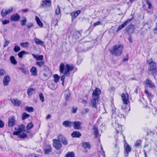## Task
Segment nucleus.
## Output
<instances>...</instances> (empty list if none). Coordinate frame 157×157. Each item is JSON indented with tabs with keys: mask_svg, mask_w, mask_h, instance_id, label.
I'll return each instance as SVG.
<instances>
[{
	"mask_svg": "<svg viewBox=\"0 0 157 157\" xmlns=\"http://www.w3.org/2000/svg\"><path fill=\"white\" fill-rule=\"evenodd\" d=\"M147 63L148 65V73L149 75L154 76L157 72V68L155 63L154 62L152 58L147 61Z\"/></svg>",
	"mask_w": 157,
	"mask_h": 157,
	"instance_id": "f257e3e1",
	"label": "nucleus"
},
{
	"mask_svg": "<svg viewBox=\"0 0 157 157\" xmlns=\"http://www.w3.org/2000/svg\"><path fill=\"white\" fill-rule=\"evenodd\" d=\"M123 49V47L121 45H116L109 50L111 54L115 56H121L122 53Z\"/></svg>",
	"mask_w": 157,
	"mask_h": 157,
	"instance_id": "f03ea898",
	"label": "nucleus"
},
{
	"mask_svg": "<svg viewBox=\"0 0 157 157\" xmlns=\"http://www.w3.org/2000/svg\"><path fill=\"white\" fill-rule=\"evenodd\" d=\"M74 69V66L73 64H67L65 66V71L64 72V75H69L70 71H72Z\"/></svg>",
	"mask_w": 157,
	"mask_h": 157,
	"instance_id": "7ed1b4c3",
	"label": "nucleus"
},
{
	"mask_svg": "<svg viewBox=\"0 0 157 157\" xmlns=\"http://www.w3.org/2000/svg\"><path fill=\"white\" fill-rule=\"evenodd\" d=\"M51 4V0H43L39 6V8H44L47 6H50Z\"/></svg>",
	"mask_w": 157,
	"mask_h": 157,
	"instance_id": "20e7f679",
	"label": "nucleus"
},
{
	"mask_svg": "<svg viewBox=\"0 0 157 157\" xmlns=\"http://www.w3.org/2000/svg\"><path fill=\"white\" fill-rule=\"evenodd\" d=\"M53 146L57 150H59L62 147V145L59 141L57 139L53 140Z\"/></svg>",
	"mask_w": 157,
	"mask_h": 157,
	"instance_id": "39448f33",
	"label": "nucleus"
},
{
	"mask_svg": "<svg viewBox=\"0 0 157 157\" xmlns=\"http://www.w3.org/2000/svg\"><path fill=\"white\" fill-rule=\"evenodd\" d=\"M101 90L99 88H96L92 93V96L93 98L99 99V95L101 94Z\"/></svg>",
	"mask_w": 157,
	"mask_h": 157,
	"instance_id": "423d86ee",
	"label": "nucleus"
},
{
	"mask_svg": "<svg viewBox=\"0 0 157 157\" xmlns=\"http://www.w3.org/2000/svg\"><path fill=\"white\" fill-rule=\"evenodd\" d=\"M16 120L15 117L13 116L10 117L9 118L8 126L9 127H12L15 124Z\"/></svg>",
	"mask_w": 157,
	"mask_h": 157,
	"instance_id": "0eeeda50",
	"label": "nucleus"
},
{
	"mask_svg": "<svg viewBox=\"0 0 157 157\" xmlns=\"http://www.w3.org/2000/svg\"><path fill=\"white\" fill-rule=\"evenodd\" d=\"M145 85L149 88L151 89H154L155 88L154 84L148 78H147L144 82Z\"/></svg>",
	"mask_w": 157,
	"mask_h": 157,
	"instance_id": "6e6552de",
	"label": "nucleus"
},
{
	"mask_svg": "<svg viewBox=\"0 0 157 157\" xmlns=\"http://www.w3.org/2000/svg\"><path fill=\"white\" fill-rule=\"evenodd\" d=\"M13 7H11L8 10H4L3 9L1 12V14L3 17H5L7 15L11 13L13 10Z\"/></svg>",
	"mask_w": 157,
	"mask_h": 157,
	"instance_id": "1a4fd4ad",
	"label": "nucleus"
},
{
	"mask_svg": "<svg viewBox=\"0 0 157 157\" xmlns=\"http://www.w3.org/2000/svg\"><path fill=\"white\" fill-rule=\"evenodd\" d=\"M121 97L123 103L124 104L127 105L129 103V96L128 93H123L121 95Z\"/></svg>",
	"mask_w": 157,
	"mask_h": 157,
	"instance_id": "9d476101",
	"label": "nucleus"
},
{
	"mask_svg": "<svg viewBox=\"0 0 157 157\" xmlns=\"http://www.w3.org/2000/svg\"><path fill=\"white\" fill-rule=\"evenodd\" d=\"M133 18V17H132L130 19H128L125 21H124V23L121 25L119 26L118 28L117 29V31L118 32L119 30L123 28H124L129 22H130Z\"/></svg>",
	"mask_w": 157,
	"mask_h": 157,
	"instance_id": "9b49d317",
	"label": "nucleus"
},
{
	"mask_svg": "<svg viewBox=\"0 0 157 157\" xmlns=\"http://www.w3.org/2000/svg\"><path fill=\"white\" fill-rule=\"evenodd\" d=\"M58 140L60 142H62L64 145H66L67 144V141L65 137L61 135H59L58 137Z\"/></svg>",
	"mask_w": 157,
	"mask_h": 157,
	"instance_id": "f8f14e48",
	"label": "nucleus"
},
{
	"mask_svg": "<svg viewBox=\"0 0 157 157\" xmlns=\"http://www.w3.org/2000/svg\"><path fill=\"white\" fill-rule=\"evenodd\" d=\"M126 32L129 34H132L134 31V26L132 24L128 25L125 29Z\"/></svg>",
	"mask_w": 157,
	"mask_h": 157,
	"instance_id": "ddd939ff",
	"label": "nucleus"
},
{
	"mask_svg": "<svg viewBox=\"0 0 157 157\" xmlns=\"http://www.w3.org/2000/svg\"><path fill=\"white\" fill-rule=\"evenodd\" d=\"M73 128L75 129H79L82 128L81 123L79 121H75L73 122Z\"/></svg>",
	"mask_w": 157,
	"mask_h": 157,
	"instance_id": "4468645a",
	"label": "nucleus"
},
{
	"mask_svg": "<svg viewBox=\"0 0 157 157\" xmlns=\"http://www.w3.org/2000/svg\"><path fill=\"white\" fill-rule=\"evenodd\" d=\"M10 18L12 21H17L20 20V16L18 13H16L10 16Z\"/></svg>",
	"mask_w": 157,
	"mask_h": 157,
	"instance_id": "2eb2a0df",
	"label": "nucleus"
},
{
	"mask_svg": "<svg viewBox=\"0 0 157 157\" xmlns=\"http://www.w3.org/2000/svg\"><path fill=\"white\" fill-rule=\"evenodd\" d=\"M124 153L125 157H128L129 153L131 151V148L130 146L128 144L127 145L126 147L124 146Z\"/></svg>",
	"mask_w": 157,
	"mask_h": 157,
	"instance_id": "dca6fc26",
	"label": "nucleus"
},
{
	"mask_svg": "<svg viewBox=\"0 0 157 157\" xmlns=\"http://www.w3.org/2000/svg\"><path fill=\"white\" fill-rule=\"evenodd\" d=\"M81 11L80 10H78L76 11H74L71 13V18L72 21L75 19L80 13Z\"/></svg>",
	"mask_w": 157,
	"mask_h": 157,
	"instance_id": "f3484780",
	"label": "nucleus"
},
{
	"mask_svg": "<svg viewBox=\"0 0 157 157\" xmlns=\"http://www.w3.org/2000/svg\"><path fill=\"white\" fill-rule=\"evenodd\" d=\"M10 78L9 76L7 75L4 77L3 79V83L5 86L8 85L9 82L10 81Z\"/></svg>",
	"mask_w": 157,
	"mask_h": 157,
	"instance_id": "a211bd4d",
	"label": "nucleus"
},
{
	"mask_svg": "<svg viewBox=\"0 0 157 157\" xmlns=\"http://www.w3.org/2000/svg\"><path fill=\"white\" fill-rule=\"evenodd\" d=\"M81 136V133L78 131H74L71 134V136L73 138H79Z\"/></svg>",
	"mask_w": 157,
	"mask_h": 157,
	"instance_id": "6ab92c4d",
	"label": "nucleus"
},
{
	"mask_svg": "<svg viewBox=\"0 0 157 157\" xmlns=\"http://www.w3.org/2000/svg\"><path fill=\"white\" fill-rule=\"evenodd\" d=\"M73 122L69 121H66L63 122V125L66 127L71 128L72 124Z\"/></svg>",
	"mask_w": 157,
	"mask_h": 157,
	"instance_id": "aec40b11",
	"label": "nucleus"
},
{
	"mask_svg": "<svg viewBox=\"0 0 157 157\" xmlns=\"http://www.w3.org/2000/svg\"><path fill=\"white\" fill-rule=\"evenodd\" d=\"M30 72L32 73V75L36 76L37 75V70L36 67H32L30 70Z\"/></svg>",
	"mask_w": 157,
	"mask_h": 157,
	"instance_id": "412c9836",
	"label": "nucleus"
},
{
	"mask_svg": "<svg viewBox=\"0 0 157 157\" xmlns=\"http://www.w3.org/2000/svg\"><path fill=\"white\" fill-rule=\"evenodd\" d=\"M52 151V149L49 145L46 146L44 150V152L45 154H48Z\"/></svg>",
	"mask_w": 157,
	"mask_h": 157,
	"instance_id": "4be33fe9",
	"label": "nucleus"
},
{
	"mask_svg": "<svg viewBox=\"0 0 157 157\" xmlns=\"http://www.w3.org/2000/svg\"><path fill=\"white\" fill-rule=\"evenodd\" d=\"M99 99L95 98H93L91 101V105L92 107L96 108V101H98Z\"/></svg>",
	"mask_w": 157,
	"mask_h": 157,
	"instance_id": "5701e85b",
	"label": "nucleus"
},
{
	"mask_svg": "<svg viewBox=\"0 0 157 157\" xmlns=\"http://www.w3.org/2000/svg\"><path fill=\"white\" fill-rule=\"evenodd\" d=\"M11 101L14 105L17 106H19L21 103V101H18L17 99H13Z\"/></svg>",
	"mask_w": 157,
	"mask_h": 157,
	"instance_id": "b1692460",
	"label": "nucleus"
},
{
	"mask_svg": "<svg viewBox=\"0 0 157 157\" xmlns=\"http://www.w3.org/2000/svg\"><path fill=\"white\" fill-rule=\"evenodd\" d=\"M81 36V33L79 31H75L73 34V36L76 39H78Z\"/></svg>",
	"mask_w": 157,
	"mask_h": 157,
	"instance_id": "393cba45",
	"label": "nucleus"
},
{
	"mask_svg": "<svg viewBox=\"0 0 157 157\" xmlns=\"http://www.w3.org/2000/svg\"><path fill=\"white\" fill-rule=\"evenodd\" d=\"M82 146L85 148L89 149L91 147V145L89 142H83L82 143Z\"/></svg>",
	"mask_w": 157,
	"mask_h": 157,
	"instance_id": "a878e982",
	"label": "nucleus"
},
{
	"mask_svg": "<svg viewBox=\"0 0 157 157\" xmlns=\"http://www.w3.org/2000/svg\"><path fill=\"white\" fill-rule=\"evenodd\" d=\"M71 96V93L69 91L66 90L65 91V98L66 101L69 100Z\"/></svg>",
	"mask_w": 157,
	"mask_h": 157,
	"instance_id": "bb28decb",
	"label": "nucleus"
},
{
	"mask_svg": "<svg viewBox=\"0 0 157 157\" xmlns=\"http://www.w3.org/2000/svg\"><path fill=\"white\" fill-rule=\"evenodd\" d=\"M32 56L34 58L37 60L41 61L43 59L44 57L43 55H36L34 54H32Z\"/></svg>",
	"mask_w": 157,
	"mask_h": 157,
	"instance_id": "cd10ccee",
	"label": "nucleus"
},
{
	"mask_svg": "<svg viewBox=\"0 0 157 157\" xmlns=\"http://www.w3.org/2000/svg\"><path fill=\"white\" fill-rule=\"evenodd\" d=\"M35 20L37 24L40 27H43V24L40 20L39 17L37 16H36L35 17Z\"/></svg>",
	"mask_w": 157,
	"mask_h": 157,
	"instance_id": "c85d7f7f",
	"label": "nucleus"
},
{
	"mask_svg": "<svg viewBox=\"0 0 157 157\" xmlns=\"http://www.w3.org/2000/svg\"><path fill=\"white\" fill-rule=\"evenodd\" d=\"M28 54H29V53L28 52H26L24 51H22L19 52L18 53V55L19 58H22L24 55Z\"/></svg>",
	"mask_w": 157,
	"mask_h": 157,
	"instance_id": "c756f323",
	"label": "nucleus"
},
{
	"mask_svg": "<svg viewBox=\"0 0 157 157\" xmlns=\"http://www.w3.org/2000/svg\"><path fill=\"white\" fill-rule=\"evenodd\" d=\"M35 43L37 44L44 46V42L39 39L35 38L34 39Z\"/></svg>",
	"mask_w": 157,
	"mask_h": 157,
	"instance_id": "7c9ffc66",
	"label": "nucleus"
},
{
	"mask_svg": "<svg viewBox=\"0 0 157 157\" xmlns=\"http://www.w3.org/2000/svg\"><path fill=\"white\" fill-rule=\"evenodd\" d=\"M111 107L112 108V117H116L117 116V114L116 113V108L114 107L113 105H111Z\"/></svg>",
	"mask_w": 157,
	"mask_h": 157,
	"instance_id": "2f4dec72",
	"label": "nucleus"
},
{
	"mask_svg": "<svg viewBox=\"0 0 157 157\" xmlns=\"http://www.w3.org/2000/svg\"><path fill=\"white\" fill-rule=\"evenodd\" d=\"M65 66L63 63H61L59 67V72L60 73H64V71L65 70Z\"/></svg>",
	"mask_w": 157,
	"mask_h": 157,
	"instance_id": "473e14b6",
	"label": "nucleus"
},
{
	"mask_svg": "<svg viewBox=\"0 0 157 157\" xmlns=\"http://www.w3.org/2000/svg\"><path fill=\"white\" fill-rule=\"evenodd\" d=\"M48 87L51 90H55L57 87V85L56 84L53 83H51L48 85Z\"/></svg>",
	"mask_w": 157,
	"mask_h": 157,
	"instance_id": "72a5a7b5",
	"label": "nucleus"
},
{
	"mask_svg": "<svg viewBox=\"0 0 157 157\" xmlns=\"http://www.w3.org/2000/svg\"><path fill=\"white\" fill-rule=\"evenodd\" d=\"M65 157H75V154L73 151H68L66 154Z\"/></svg>",
	"mask_w": 157,
	"mask_h": 157,
	"instance_id": "f704fd0d",
	"label": "nucleus"
},
{
	"mask_svg": "<svg viewBox=\"0 0 157 157\" xmlns=\"http://www.w3.org/2000/svg\"><path fill=\"white\" fill-rule=\"evenodd\" d=\"M25 110L29 113H32L34 111V109L32 107L26 106L25 108Z\"/></svg>",
	"mask_w": 157,
	"mask_h": 157,
	"instance_id": "c9c22d12",
	"label": "nucleus"
},
{
	"mask_svg": "<svg viewBox=\"0 0 157 157\" xmlns=\"http://www.w3.org/2000/svg\"><path fill=\"white\" fill-rule=\"evenodd\" d=\"M35 90L33 88L28 89L27 90V93L29 96L32 95L33 93H35Z\"/></svg>",
	"mask_w": 157,
	"mask_h": 157,
	"instance_id": "e433bc0d",
	"label": "nucleus"
},
{
	"mask_svg": "<svg viewBox=\"0 0 157 157\" xmlns=\"http://www.w3.org/2000/svg\"><path fill=\"white\" fill-rule=\"evenodd\" d=\"M10 59L11 63L12 64L14 65H16L17 63V62L13 56H11L10 57Z\"/></svg>",
	"mask_w": 157,
	"mask_h": 157,
	"instance_id": "4c0bfd02",
	"label": "nucleus"
},
{
	"mask_svg": "<svg viewBox=\"0 0 157 157\" xmlns=\"http://www.w3.org/2000/svg\"><path fill=\"white\" fill-rule=\"evenodd\" d=\"M30 117V115L26 113H23L21 116V118L22 120H25L28 118Z\"/></svg>",
	"mask_w": 157,
	"mask_h": 157,
	"instance_id": "58836bf2",
	"label": "nucleus"
},
{
	"mask_svg": "<svg viewBox=\"0 0 157 157\" xmlns=\"http://www.w3.org/2000/svg\"><path fill=\"white\" fill-rule=\"evenodd\" d=\"M20 46L24 48H27L29 47V43L28 42L21 43L20 44Z\"/></svg>",
	"mask_w": 157,
	"mask_h": 157,
	"instance_id": "ea45409f",
	"label": "nucleus"
},
{
	"mask_svg": "<svg viewBox=\"0 0 157 157\" xmlns=\"http://www.w3.org/2000/svg\"><path fill=\"white\" fill-rule=\"evenodd\" d=\"M53 77L54 78V81L55 82L57 83L59 81L60 78V77L57 74H55L53 75Z\"/></svg>",
	"mask_w": 157,
	"mask_h": 157,
	"instance_id": "a19ab883",
	"label": "nucleus"
},
{
	"mask_svg": "<svg viewBox=\"0 0 157 157\" xmlns=\"http://www.w3.org/2000/svg\"><path fill=\"white\" fill-rule=\"evenodd\" d=\"M44 62L43 61L37 62L36 64V65L39 66L40 67H43L44 65Z\"/></svg>",
	"mask_w": 157,
	"mask_h": 157,
	"instance_id": "79ce46f5",
	"label": "nucleus"
},
{
	"mask_svg": "<svg viewBox=\"0 0 157 157\" xmlns=\"http://www.w3.org/2000/svg\"><path fill=\"white\" fill-rule=\"evenodd\" d=\"M34 126L33 124L31 122L29 123L28 125L26 126V128L27 130H29L33 127Z\"/></svg>",
	"mask_w": 157,
	"mask_h": 157,
	"instance_id": "37998d69",
	"label": "nucleus"
},
{
	"mask_svg": "<svg viewBox=\"0 0 157 157\" xmlns=\"http://www.w3.org/2000/svg\"><path fill=\"white\" fill-rule=\"evenodd\" d=\"M24 128L25 126L23 124H21L19 126L18 130L19 132H20L21 133L23 131V130L24 129Z\"/></svg>",
	"mask_w": 157,
	"mask_h": 157,
	"instance_id": "c03bdc74",
	"label": "nucleus"
},
{
	"mask_svg": "<svg viewBox=\"0 0 157 157\" xmlns=\"http://www.w3.org/2000/svg\"><path fill=\"white\" fill-rule=\"evenodd\" d=\"M19 69L21 70L22 72L25 74L26 75L29 73V71H27L25 68L22 67H19Z\"/></svg>",
	"mask_w": 157,
	"mask_h": 157,
	"instance_id": "a18cd8bd",
	"label": "nucleus"
},
{
	"mask_svg": "<svg viewBox=\"0 0 157 157\" xmlns=\"http://www.w3.org/2000/svg\"><path fill=\"white\" fill-rule=\"evenodd\" d=\"M146 3L148 5V8L150 9H151L152 8V5L151 2L148 0H145Z\"/></svg>",
	"mask_w": 157,
	"mask_h": 157,
	"instance_id": "49530a36",
	"label": "nucleus"
},
{
	"mask_svg": "<svg viewBox=\"0 0 157 157\" xmlns=\"http://www.w3.org/2000/svg\"><path fill=\"white\" fill-rule=\"evenodd\" d=\"M27 137V135L25 133H23L19 135V137L20 138L25 139Z\"/></svg>",
	"mask_w": 157,
	"mask_h": 157,
	"instance_id": "de8ad7c7",
	"label": "nucleus"
},
{
	"mask_svg": "<svg viewBox=\"0 0 157 157\" xmlns=\"http://www.w3.org/2000/svg\"><path fill=\"white\" fill-rule=\"evenodd\" d=\"M141 141L140 140H136L134 145L136 147H138L141 145Z\"/></svg>",
	"mask_w": 157,
	"mask_h": 157,
	"instance_id": "09e8293b",
	"label": "nucleus"
},
{
	"mask_svg": "<svg viewBox=\"0 0 157 157\" xmlns=\"http://www.w3.org/2000/svg\"><path fill=\"white\" fill-rule=\"evenodd\" d=\"M60 13V9L59 5H57L56 10V14L57 15H59Z\"/></svg>",
	"mask_w": 157,
	"mask_h": 157,
	"instance_id": "8fccbe9b",
	"label": "nucleus"
},
{
	"mask_svg": "<svg viewBox=\"0 0 157 157\" xmlns=\"http://www.w3.org/2000/svg\"><path fill=\"white\" fill-rule=\"evenodd\" d=\"M27 22V19L26 17H24L23 20H22L21 21V25L22 26L25 25Z\"/></svg>",
	"mask_w": 157,
	"mask_h": 157,
	"instance_id": "3c124183",
	"label": "nucleus"
},
{
	"mask_svg": "<svg viewBox=\"0 0 157 157\" xmlns=\"http://www.w3.org/2000/svg\"><path fill=\"white\" fill-rule=\"evenodd\" d=\"M20 50L21 49L20 47L17 45H15L13 49L14 51L16 52H18L20 51Z\"/></svg>",
	"mask_w": 157,
	"mask_h": 157,
	"instance_id": "603ef678",
	"label": "nucleus"
},
{
	"mask_svg": "<svg viewBox=\"0 0 157 157\" xmlns=\"http://www.w3.org/2000/svg\"><path fill=\"white\" fill-rule=\"evenodd\" d=\"M94 134L95 136V138H97L98 133V130L97 128L95 127H94Z\"/></svg>",
	"mask_w": 157,
	"mask_h": 157,
	"instance_id": "864d4df0",
	"label": "nucleus"
},
{
	"mask_svg": "<svg viewBox=\"0 0 157 157\" xmlns=\"http://www.w3.org/2000/svg\"><path fill=\"white\" fill-rule=\"evenodd\" d=\"M39 96L40 100L42 102H43L44 101V97L43 93H40Z\"/></svg>",
	"mask_w": 157,
	"mask_h": 157,
	"instance_id": "5fc2aeb1",
	"label": "nucleus"
},
{
	"mask_svg": "<svg viewBox=\"0 0 157 157\" xmlns=\"http://www.w3.org/2000/svg\"><path fill=\"white\" fill-rule=\"evenodd\" d=\"M151 148V147H150ZM151 149V148H149L148 150H147V151H146V150L145 149H144L143 151L144 152V155H145V157H147V155L146 154V152L149 153Z\"/></svg>",
	"mask_w": 157,
	"mask_h": 157,
	"instance_id": "6e6d98bb",
	"label": "nucleus"
},
{
	"mask_svg": "<svg viewBox=\"0 0 157 157\" xmlns=\"http://www.w3.org/2000/svg\"><path fill=\"white\" fill-rule=\"evenodd\" d=\"M144 93L149 97H152L153 96L152 94L151 93H149L148 91L146 89L145 90Z\"/></svg>",
	"mask_w": 157,
	"mask_h": 157,
	"instance_id": "4d7b16f0",
	"label": "nucleus"
},
{
	"mask_svg": "<svg viewBox=\"0 0 157 157\" xmlns=\"http://www.w3.org/2000/svg\"><path fill=\"white\" fill-rule=\"evenodd\" d=\"M10 21L9 20H4L2 21V23L3 25H6L10 22Z\"/></svg>",
	"mask_w": 157,
	"mask_h": 157,
	"instance_id": "13d9d810",
	"label": "nucleus"
},
{
	"mask_svg": "<svg viewBox=\"0 0 157 157\" xmlns=\"http://www.w3.org/2000/svg\"><path fill=\"white\" fill-rule=\"evenodd\" d=\"M101 21H99L97 22H95L94 23L93 26L94 27H95L97 25H101Z\"/></svg>",
	"mask_w": 157,
	"mask_h": 157,
	"instance_id": "bf43d9fd",
	"label": "nucleus"
},
{
	"mask_svg": "<svg viewBox=\"0 0 157 157\" xmlns=\"http://www.w3.org/2000/svg\"><path fill=\"white\" fill-rule=\"evenodd\" d=\"M28 28H30L33 26V24L32 23H28L26 25Z\"/></svg>",
	"mask_w": 157,
	"mask_h": 157,
	"instance_id": "052dcab7",
	"label": "nucleus"
},
{
	"mask_svg": "<svg viewBox=\"0 0 157 157\" xmlns=\"http://www.w3.org/2000/svg\"><path fill=\"white\" fill-rule=\"evenodd\" d=\"M10 42L8 41H7L6 40H5V41L4 43V44H3V47L4 48L6 47V46H8V44H9Z\"/></svg>",
	"mask_w": 157,
	"mask_h": 157,
	"instance_id": "680f3d73",
	"label": "nucleus"
},
{
	"mask_svg": "<svg viewBox=\"0 0 157 157\" xmlns=\"http://www.w3.org/2000/svg\"><path fill=\"white\" fill-rule=\"evenodd\" d=\"M65 76H69V75H65L64 74V73H63V75L61 76V80L62 81V82H64V80L65 78Z\"/></svg>",
	"mask_w": 157,
	"mask_h": 157,
	"instance_id": "e2e57ef3",
	"label": "nucleus"
},
{
	"mask_svg": "<svg viewBox=\"0 0 157 157\" xmlns=\"http://www.w3.org/2000/svg\"><path fill=\"white\" fill-rule=\"evenodd\" d=\"M21 133V132H19L17 130V131L16 132H14L13 133V135H17L18 136V137H19V135H20V134Z\"/></svg>",
	"mask_w": 157,
	"mask_h": 157,
	"instance_id": "0e129e2a",
	"label": "nucleus"
},
{
	"mask_svg": "<svg viewBox=\"0 0 157 157\" xmlns=\"http://www.w3.org/2000/svg\"><path fill=\"white\" fill-rule=\"evenodd\" d=\"M117 115L118 117H119L120 118H123L124 119H125V116L124 114H119Z\"/></svg>",
	"mask_w": 157,
	"mask_h": 157,
	"instance_id": "69168bd1",
	"label": "nucleus"
},
{
	"mask_svg": "<svg viewBox=\"0 0 157 157\" xmlns=\"http://www.w3.org/2000/svg\"><path fill=\"white\" fill-rule=\"evenodd\" d=\"M128 40L129 42L130 43H132V36L131 35H129L128 38Z\"/></svg>",
	"mask_w": 157,
	"mask_h": 157,
	"instance_id": "338daca9",
	"label": "nucleus"
},
{
	"mask_svg": "<svg viewBox=\"0 0 157 157\" xmlns=\"http://www.w3.org/2000/svg\"><path fill=\"white\" fill-rule=\"evenodd\" d=\"M89 109L87 108H86L84 109V111H83V113L84 114L87 113L89 111Z\"/></svg>",
	"mask_w": 157,
	"mask_h": 157,
	"instance_id": "774afa93",
	"label": "nucleus"
}]
</instances>
